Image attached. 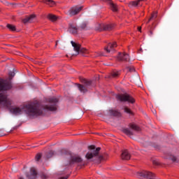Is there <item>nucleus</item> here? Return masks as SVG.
Masks as SVG:
<instances>
[{
    "label": "nucleus",
    "mask_w": 179,
    "mask_h": 179,
    "mask_svg": "<svg viewBox=\"0 0 179 179\" xmlns=\"http://www.w3.org/2000/svg\"><path fill=\"white\" fill-rule=\"evenodd\" d=\"M87 148L89 151L85 155V159L87 162H93L95 164H100L103 160H106L103 155H99L101 148H96V145H91Z\"/></svg>",
    "instance_id": "obj_1"
},
{
    "label": "nucleus",
    "mask_w": 179,
    "mask_h": 179,
    "mask_svg": "<svg viewBox=\"0 0 179 179\" xmlns=\"http://www.w3.org/2000/svg\"><path fill=\"white\" fill-rule=\"evenodd\" d=\"M24 111L30 117L43 115V110L38 103L27 105Z\"/></svg>",
    "instance_id": "obj_2"
},
{
    "label": "nucleus",
    "mask_w": 179,
    "mask_h": 179,
    "mask_svg": "<svg viewBox=\"0 0 179 179\" xmlns=\"http://www.w3.org/2000/svg\"><path fill=\"white\" fill-rule=\"evenodd\" d=\"M69 164L70 166H72V164H78L80 167H83V166H86L87 164L83 161L82 157L78 155H74L71 156Z\"/></svg>",
    "instance_id": "obj_3"
},
{
    "label": "nucleus",
    "mask_w": 179,
    "mask_h": 179,
    "mask_svg": "<svg viewBox=\"0 0 179 179\" xmlns=\"http://www.w3.org/2000/svg\"><path fill=\"white\" fill-rule=\"evenodd\" d=\"M12 106V100L8 98V95L4 93H0V107L9 108Z\"/></svg>",
    "instance_id": "obj_4"
},
{
    "label": "nucleus",
    "mask_w": 179,
    "mask_h": 179,
    "mask_svg": "<svg viewBox=\"0 0 179 179\" xmlns=\"http://www.w3.org/2000/svg\"><path fill=\"white\" fill-rule=\"evenodd\" d=\"M48 103L54 105H45L43 106V110H47V111H57V103H58V99L55 97L50 98L48 99Z\"/></svg>",
    "instance_id": "obj_5"
},
{
    "label": "nucleus",
    "mask_w": 179,
    "mask_h": 179,
    "mask_svg": "<svg viewBox=\"0 0 179 179\" xmlns=\"http://www.w3.org/2000/svg\"><path fill=\"white\" fill-rule=\"evenodd\" d=\"M116 99L117 100H119V101H127L131 104L135 103V99L128 94H118L116 96Z\"/></svg>",
    "instance_id": "obj_6"
},
{
    "label": "nucleus",
    "mask_w": 179,
    "mask_h": 179,
    "mask_svg": "<svg viewBox=\"0 0 179 179\" xmlns=\"http://www.w3.org/2000/svg\"><path fill=\"white\" fill-rule=\"evenodd\" d=\"M12 89V83L8 80L0 79V92Z\"/></svg>",
    "instance_id": "obj_7"
},
{
    "label": "nucleus",
    "mask_w": 179,
    "mask_h": 179,
    "mask_svg": "<svg viewBox=\"0 0 179 179\" xmlns=\"http://www.w3.org/2000/svg\"><path fill=\"white\" fill-rule=\"evenodd\" d=\"M82 9H83V6H75V7H72L71 8H70V10H69V13L70 16H75L76 15H78V13H79Z\"/></svg>",
    "instance_id": "obj_8"
},
{
    "label": "nucleus",
    "mask_w": 179,
    "mask_h": 179,
    "mask_svg": "<svg viewBox=\"0 0 179 179\" xmlns=\"http://www.w3.org/2000/svg\"><path fill=\"white\" fill-rule=\"evenodd\" d=\"M117 61L127 62L129 61V55L125 52H119L117 55Z\"/></svg>",
    "instance_id": "obj_9"
},
{
    "label": "nucleus",
    "mask_w": 179,
    "mask_h": 179,
    "mask_svg": "<svg viewBox=\"0 0 179 179\" xmlns=\"http://www.w3.org/2000/svg\"><path fill=\"white\" fill-rule=\"evenodd\" d=\"M26 177L28 179H36L37 178V170L34 167L30 169V173L26 174Z\"/></svg>",
    "instance_id": "obj_10"
},
{
    "label": "nucleus",
    "mask_w": 179,
    "mask_h": 179,
    "mask_svg": "<svg viewBox=\"0 0 179 179\" xmlns=\"http://www.w3.org/2000/svg\"><path fill=\"white\" fill-rule=\"evenodd\" d=\"M69 31L71 34L76 36L78 34V25L75 23H71L69 25Z\"/></svg>",
    "instance_id": "obj_11"
},
{
    "label": "nucleus",
    "mask_w": 179,
    "mask_h": 179,
    "mask_svg": "<svg viewBox=\"0 0 179 179\" xmlns=\"http://www.w3.org/2000/svg\"><path fill=\"white\" fill-rule=\"evenodd\" d=\"M114 29V25L112 24H102L101 25V29H99V31H110Z\"/></svg>",
    "instance_id": "obj_12"
},
{
    "label": "nucleus",
    "mask_w": 179,
    "mask_h": 179,
    "mask_svg": "<svg viewBox=\"0 0 179 179\" xmlns=\"http://www.w3.org/2000/svg\"><path fill=\"white\" fill-rule=\"evenodd\" d=\"M122 160H130L131 154L128 152V150H124L120 155Z\"/></svg>",
    "instance_id": "obj_13"
},
{
    "label": "nucleus",
    "mask_w": 179,
    "mask_h": 179,
    "mask_svg": "<svg viewBox=\"0 0 179 179\" xmlns=\"http://www.w3.org/2000/svg\"><path fill=\"white\" fill-rule=\"evenodd\" d=\"M34 19H36V15L31 14L24 18L22 20V23H24V24H26V23H31L33 20H34Z\"/></svg>",
    "instance_id": "obj_14"
},
{
    "label": "nucleus",
    "mask_w": 179,
    "mask_h": 179,
    "mask_svg": "<svg viewBox=\"0 0 179 179\" xmlns=\"http://www.w3.org/2000/svg\"><path fill=\"white\" fill-rule=\"evenodd\" d=\"M10 111V113H12V114H14V115H20V114L23 113V108H20L19 107H14L11 108Z\"/></svg>",
    "instance_id": "obj_15"
},
{
    "label": "nucleus",
    "mask_w": 179,
    "mask_h": 179,
    "mask_svg": "<svg viewBox=\"0 0 179 179\" xmlns=\"http://www.w3.org/2000/svg\"><path fill=\"white\" fill-rule=\"evenodd\" d=\"M115 48H117V42H113L108 43V46L105 48L104 50L106 52L110 53L111 50H113Z\"/></svg>",
    "instance_id": "obj_16"
},
{
    "label": "nucleus",
    "mask_w": 179,
    "mask_h": 179,
    "mask_svg": "<svg viewBox=\"0 0 179 179\" xmlns=\"http://www.w3.org/2000/svg\"><path fill=\"white\" fill-rule=\"evenodd\" d=\"M72 46L73 47L74 51L77 52V55H79L80 52V44L75 43L73 41H71Z\"/></svg>",
    "instance_id": "obj_17"
},
{
    "label": "nucleus",
    "mask_w": 179,
    "mask_h": 179,
    "mask_svg": "<svg viewBox=\"0 0 179 179\" xmlns=\"http://www.w3.org/2000/svg\"><path fill=\"white\" fill-rule=\"evenodd\" d=\"M129 127L130 129H132V131H135L136 132H141V127L135 123L129 124Z\"/></svg>",
    "instance_id": "obj_18"
},
{
    "label": "nucleus",
    "mask_w": 179,
    "mask_h": 179,
    "mask_svg": "<svg viewBox=\"0 0 179 179\" xmlns=\"http://www.w3.org/2000/svg\"><path fill=\"white\" fill-rule=\"evenodd\" d=\"M76 86H77L81 93H87V87H86V86L79 83H76Z\"/></svg>",
    "instance_id": "obj_19"
},
{
    "label": "nucleus",
    "mask_w": 179,
    "mask_h": 179,
    "mask_svg": "<svg viewBox=\"0 0 179 179\" xmlns=\"http://www.w3.org/2000/svg\"><path fill=\"white\" fill-rule=\"evenodd\" d=\"M79 79L80 83L85 85V87H87V86L92 85V80H86V78H83L82 77H80Z\"/></svg>",
    "instance_id": "obj_20"
},
{
    "label": "nucleus",
    "mask_w": 179,
    "mask_h": 179,
    "mask_svg": "<svg viewBox=\"0 0 179 179\" xmlns=\"http://www.w3.org/2000/svg\"><path fill=\"white\" fill-rule=\"evenodd\" d=\"M142 0H136V1H130L128 4V6L129 8H133V7H136L138 6V5H139V3Z\"/></svg>",
    "instance_id": "obj_21"
},
{
    "label": "nucleus",
    "mask_w": 179,
    "mask_h": 179,
    "mask_svg": "<svg viewBox=\"0 0 179 179\" xmlns=\"http://www.w3.org/2000/svg\"><path fill=\"white\" fill-rule=\"evenodd\" d=\"M109 5H110V8L111 10H113V12H117V10H118V7H117V4L113 3V1H109Z\"/></svg>",
    "instance_id": "obj_22"
},
{
    "label": "nucleus",
    "mask_w": 179,
    "mask_h": 179,
    "mask_svg": "<svg viewBox=\"0 0 179 179\" xmlns=\"http://www.w3.org/2000/svg\"><path fill=\"white\" fill-rule=\"evenodd\" d=\"M110 115H113V117H121V113L115 110H109Z\"/></svg>",
    "instance_id": "obj_23"
},
{
    "label": "nucleus",
    "mask_w": 179,
    "mask_h": 179,
    "mask_svg": "<svg viewBox=\"0 0 179 179\" xmlns=\"http://www.w3.org/2000/svg\"><path fill=\"white\" fill-rule=\"evenodd\" d=\"M122 131L125 135H127V136H132L134 135V132L131 131L129 129H123Z\"/></svg>",
    "instance_id": "obj_24"
},
{
    "label": "nucleus",
    "mask_w": 179,
    "mask_h": 179,
    "mask_svg": "<svg viewBox=\"0 0 179 179\" xmlns=\"http://www.w3.org/2000/svg\"><path fill=\"white\" fill-rule=\"evenodd\" d=\"M42 2H43V3H46V5H49V6H53L55 5V1L52 0H43Z\"/></svg>",
    "instance_id": "obj_25"
},
{
    "label": "nucleus",
    "mask_w": 179,
    "mask_h": 179,
    "mask_svg": "<svg viewBox=\"0 0 179 179\" xmlns=\"http://www.w3.org/2000/svg\"><path fill=\"white\" fill-rule=\"evenodd\" d=\"M48 19H49V20H51V22H55V20H57L58 17L52 14H48Z\"/></svg>",
    "instance_id": "obj_26"
},
{
    "label": "nucleus",
    "mask_w": 179,
    "mask_h": 179,
    "mask_svg": "<svg viewBox=\"0 0 179 179\" xmlns=\"http://www.w3.org/2000/svg\"><path fill=\"white\" fill-rule=\"evenodd\" d=\"M157 17V11H154L151 17L149 18V22H150V20H153V19H156Z\"/></svg>",
    "instance_id": "obj_27"
},
{
    "label": "nucleus",
    "mask_w": 179,
    "mask_h": 179,
    "mask_svg": "<svg viewBox=\"0 0 179 179\" xmlns=\"http://www.w3.org/2000/svg\"><path fill=\"white\" fill-rule=\"evenodd\" d=\"M40 177L41 179H48V178H50V175H48L45 173H41Z\"/></svg>",
    "instance_id": "obj_28"
},
{
    "label": "nucleus",
    "mask_w": 179,
    "mask_h": 179,
    "mask_svg": "<svg viewBox=\"0 0 179 179\" xmlns=\"http://www.w3.org/2000/svg\"><path fill=\"white\" fill-rule=\"evenodd\" d=\"M7 28H8V29L10 30L11 31H16V27H15V25L8 24H7Z\"/></svg>",
    "instance_id": "obj_29"
},
{
    "label": "nucleus",
    "mask_w": 179,
    "mask_h": 179,
    "mask_svg": "<svg viewBox=\"0 0 179 179\" xmlns=\"http://www.w3.org/2000/svg\"><path fill=\"white\" fill-rule=\"evenodd\" d=\"M124 110V113H127V114H129L130 115H134V113L132 112V110H131L129 109V108L125 106Z\"/></svg>",
    "instance_id": "obj_30"
},
{
    "label": "nucleus",
    "mask_w": 179,
    "mask_h": 179,
    "mask_svg": "<svg viewBox=\"0 0 179 179\" xmlns=\"http://www.w3.org/2000/svg\"><path fill=\"white\" fill-rule=\"evenodd\" d=\"M53 155H54V151L50 150L48 152H47L46 157L47 159H50V157H52Z\"/></svg>",
    "instance_id": "obj_31"
},
{
    "label": "nucleus",
    "mask_w": 179,
    "mask_h": 179,
    "mask_svg": "<svg viewBox=\"0 0 179 179\" xmlns=\"http://www.w3.org/2000/svg\"><path fill=\"white\" fill-rule=\"evenodd\" d=\"M15 73L14 71H10L8 73V80H12L13 79V77L15 76Z\"/></svg>",
    "instance_id": "obj_32"
},
{
    "label": "nucleus",
    "mask_w": 179,
    "mask_h": 179,
    "mask_svg": "<svg viewBox=\"0 0 179 179\" xmlns=\"http://www.w3.org/2000/svg\"><path fill=\"white\" fill-rule=\"evenodd\" d=\"M86 27H87V22H83L82 24L80 26L81 30H85Z\"/></svg>",
    "instance_id": "obj_33"
},
{
    "label": "nucleus",
    "mask_w": 179,
    "mask_h": 179,
    "mask_svg": "<svg viewBox=\"0 0 179 179\" xmlns=\"http://www.w3.org/2000/svg\"><path fill=\"white\" fill-rule=\"evenodd\" d=\"M119 76H120V73L118 71H113L111 73L112 78H118Z\"/></svg>",
    "instance_id": "obj_34"
},
{
    "label": "nucleus",
    "mask_w": 179,
    "mask_h": 179,
    "mask_svg": "<svg viewBox=\"0 0 179 179\" xmlns=\"http://www.w3.org/2000/svg\"><path fill=\"white\" fill-rule=\"evenodd\" d=\"M41 157H42L41 153H38V154L36 155V157H35V160H36V162H39V161H40V159H41Z\"/></svg>",
    "instance_id": "obj_35"
},
{
    "label": "nucleus",
    "mask_w": 179,
    "mask_h": 179,
    "mask_svg": "<svg viewBox=\"0 0 179 179\" xmlns=\"http://www.w3.org/2000/svg\"><path fill=\"white\" fill-rule=\"evenodd\" d=\"M80 52H82L83 54L86 52V48L80 47Z\"/></svg>",
    "instance_id": "obj_36"
},
{
    "label": "nucleus",
    "mask_w": 179,
    "mask_h": 179,
    "mask_svg": "<svg viewBox=\"0 0 179 179\" xmlns=\"http://www.w3.org/2000/svg\"><path fill=\"white\" fill-rule=\"evenodd\" d=\"M127 69H129V72H135V68L133 66L128 67Z\"/></svg>",
    "instance_id": "obj_37"
},
{
    "label": "nucleus",
    "mask_w": 179,
    "mask_h": 179,
    "mask_svg": "<svg viewBox=\"0 0 179 179\" xmlns=\"http://www.w3.org/2000/svg\"><path fill=\"white\" fill-rule=\"evenodd\" d=\"M19 127H20V124L14 127L10 130V132H12V131H16V129H17L19 128Z\"/></svg>",
    "instance_id": "obj_38"
},
{
    "label": "nucleus",
    "mask_w": 179,
    "mask_h": 179,
    "mask_svg": "<svg viewBox=\"0 0 179 179\" xmlns=\"http://www.w3.org/2000/svg\"><path fill=\"white\" fill-rule=\"evenodd\" d=\"M152 163H153V164H155V166H159V162H158L157 161H156V160H154V161L152 162Z\"/></svg>",
    "instance_id": "obj_39"
},
{
    "label": "nucleus",
    "mask_w": 179,
    "mask_h": 179,
    "mask_svg": "<svg viewBox=\"0 0 179 179\" xmlns=\"http://www.w3.org/2000/svg\"><path fill=\"white\" fill-rule=\"evenodd\" d=\"M68 178H69V176L60 178V179H68Z\"/></svg>",
    "instance_id": "obj_40"
},
{
    "label": "nucleus",
    "mask_w": 179,
    "mask_h": 179,
    "mask_svg": "<svg viewBox=\"0 0 179 179\" xmlns=\"http://www.w3.org/2000/svg\"><path fill=\"white\" fill-rule=\"evenodd\" d=\"M149 33H150V36H152L153 35V29H150Z\"/></svg>",
    "instance_id": "obj_41"
},
{
    "label": "nucleus",
    "mask_w": 179,
    "mask_h": 179,
    "mask_svg": "<svg viewBox=\"0 0 179 179\" xmlns=\"http://www.w3.org/2000/svg\"><path fill=\"white\" fill-rule=\"evenodd\" d=\"M138 31H140V33H141L142 32V27H138Z\"/></svg>",
    "instance_id": "obj_42"
},
{
    "label": "nucleus",
    "mask_w": 179,
    "mask_h": 179,
    "mask_svg": "<svg viewBox=\"0 0 179 179\" xmlns=\"http://www.w3.org/2000/svg\"><path fill=\"white\" fill-rule=\"evenodd\" d=\"M101 1H103V2H108V3L111 2V0H101Z\"/></svg>",
    "instance_id": "obj_43"
},
{
    "label": "nucleus",
    "mask_w": 179,
    "mask_h": 179,
    "mask_svg": "<svg viewBox=\"0 0 179 179\" xmlns=\"http://www.w3.org/2000/svg\"><path fill=\"white\" fill-rule=\"evenodd\" d=\"M58 45V41H56L55 47Z\"/></svg>",
    "instance_id": "obj_44"
},
{
    "label": "nucleus",
    "mask_w": 179,
    "mask_h": 179,
    "mask_svg": "<svg viewBox=\"0 0 179 179\" xmlns=\"http://www.w3.org/2000/svg\"><path fill=\"white\" fill-rule=\"evenodd\" d=\"M173 162H176V158H173Z\"/></svg>",
    "instance_id": "obj_45"
},
{
    "label": "nucleus",
    "mask_w": 179,
    "mask_h": 179,
    "mask_svg": "<svg viewBox=\"0 0 179 179\" xmlns=\"http://www.w3.org/2000/svg\"><path fill=\"white\" fill-rule=\"evenodd\" d=\"M150 21H149V20H148V21L147 22V24H148V23H149Z\"/></svg>",
    "instance_id": "obj_46"
},
{
    "label": "nucleus",
    "mask_w": 179,
    "mask_h": 179,
    "mask_svg": "<svg viewBox=\"0 0 179 179\" xmlns=\"http://www.w3.org/2000/svg\"><path fill=\"white\" fill-rule=\"evenodd\" d=\"M38 64H39V65H41V62H39Z\"/></svg>",
    "instance_id": "obj_47"
},
{
    "label": "nucleus",
    "mask_w": 179,
    "mask_h": 179,
    "mask_svg": "<svg viewBox=\"0 0 179 179\" xmlns=\"http://www.w3.org/2000/svg\"><path fill=\"white\" fill-rule=\"evenodd\" d=\"M140 51H142V49H140Z\"/></svg>",
    "instance_id": "obj_48"
},
{
    "label": "nucleus",
    "mask_w": 179,
    "mask_h": 179,
    "mask_svg": "<svg viewBox=\"0 0 179 179\" xmlns=\"http://www.w3.org/2000/svg\"><path fill=\"white\" fill-rule=\"evenodd\" d=\"M0 12H1V9H0Z\"/></svg>",
    "instance_id": "obj_49"
}]
</instances>
